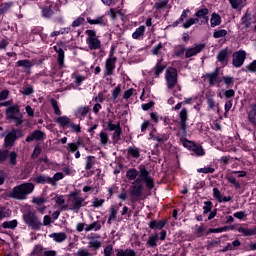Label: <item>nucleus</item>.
Here are the masks:
<instances>
[{"label": "nucleus", "instance_id": "f257e3e1", "mask_svg": "<svg viewBox=\"0 0 256 256\" xmlns=\"http://www.w3.org/2000/svg\"><path fill=\"white\" fill-rule=\"evenodd\" d=\"M141 183H145L149 191H151V189L155 187V182L150 177L149 171L147 170V168H145V166L139 167V177L134 182H132L130 190V197L132 203L139 201V199H141V196L143 195L144 187Z\"/></svg>", "mask_w": 256, "mask_h": 256}, {"label": "nucleus", "instance_id": "f03ea898", "mask_svg": "<svg viewBox=\"0 0 256 256\" xmlns=\"http://www.w3.org/2000/svg\"><path fill=\"white\" fill-rule=\"evenodd\" d=\"M35 191V185L33 183H23L15 186L8 192V197L11 199H17L18 201H25L28 195H31Z\"/></svg>", "mask_w": 256, "mask_h": 256}, {"label": "nucleus", "instance_id": "7ed1b4c3", "mask_svg": "<svg viewBox=\"0 0 256 256\" xmlns=\"http://www.w3.org/2000/svg\"><path fill=\"white\" fill-rule=\"evenodd\" d=\"M86 35V43L90 51L101 49V40L97 37V32H95V30H86Z\"/></svg>", "mask_w": 256, "mask_h": 256}, {"label": "nucleus", "instance_id": "20e7f679", "mask_svg": "<svg viewBox=\"0 0 256 256\" xmlns=\"http://www.w3.org/2000/svg\"><path fill=\"white\" fill-rule=\"evenodd\" d=\"M24 223L31 227V229L39 230L43 226L39 217L35 215L32 211H28L23 215Z\"/></svg>", "mask_w": 256, "mask_h": 256}, {"label": "nucleus", "instance_id": "39448f33", "mask_svg": "<svg viewBox=\"0 0 256 256\" xmlns=\"http://www.w3.org/2000/svg\"><path fill=\"white\" fill-rule=\"evenodd\" d=\"M68 203L71 211L77 212L81 207H85V199L77 193H71L69 195Z\"/></svg>", "mask_w": 256, "mask_h": 256}, {"label": "nucleus", "instance_id": "423d86ee", "mask_svg": "<svg viewBox=\"0 0 256 256\" xmlns=\"http://www.w3.org/2000/svg\"><path fill=\"white\" fill-rule=\"evenodd\" d=\"M165 81L169 91H173L177 87V69L168 68L165 73Z\"/></svg>", "mask_w": 256, "mask_h": 256}, {"label": "nucleus", "instance_id": "0eeeda50", "mask_svg": "<svg viewBox=\"0 0 256 256\" xmlns=\"http://www.w3.org/2000/svg\"><path fill=\"white\" fill-rule=\"evenodd\" d=\"M107 130L114 131V133L112 134V139L115 143L121 140V133H123V130L121 129L120 122H117L116 124H114L113 120L108 121Z\"/></svg>", "mask_w": 256, "mask_h": 256}, {"label": "nucleus", "instance_id": "6e6552de", "mask_svg": "<svg viewBox=\"0 0 256 256\" xmlns=\"http://www.w3.org/2000/svg\"><path fill=\"white\" fill-rule=\"evenodd\" d=\"M247 59V52L244 50L236 51L232 54V65L239 69V67H243V63Z\"/></svg>", "mask_w": 256, "mask_h": 256}, {"label": "nucleus", "instance_id": "1a4fd4ad", "mask_svg": "<svg viewBox=\"0 0 256 256\" xmlns=\"http://www.w3.org/2000/svg\"><path fill=\"white\" fill-rule=\"evenodd\" d=\"M88 241V247L89 249H93L94 251H97V249H101V235L97 233H91L86 237Z\"/></svg>", "mask_w": 256, "mask_h": 256}, {"label": "nucleus", "instance_id": "9d476101", "mask_svg": "<svg viewBox=\"0 0 256 256\" xmlns=\"http://www.w3.org/2000/svg\"><path fill=\"white\" fill-rule=\"evenodd\" d=\"M115 63H117V57L113 56V51L110 52V57L106 60L105 63V73L106 77L113 75L115 71Z\"/></svg>", "mask_w": 256, "mask_h": 256}, {"label": "nucleus", "instance_id": "9b49d317", "mask_svg": "<svg viewBox=\"0 0 256 256\" xmlns=\"http://www.w3.org/2000/svg\"><path fill=\"white\" fill-rule=\"evenodd\" d=\"M229 55H231V49L223 48L218 52L216 59L218 63H220L221 65H223V67H225L229 63Z\"/></svg>", "mask_w": 256, "mask_h": 256}, {"label": "nucleus", "instance_id": "f8f14e48", "mask_svg": "<svg viewBox=\"0 0 256 256\" xmlns=\"http://www.w3.org/2000/svg\"><path fill=\"white\" fill-rule=\"evenodd\" d=\"M187 121H189V113L187 112V108H183L179 112V127L181 131H187Z\"/></svg>", "mask_w": 256, "mask_h": 256}, {"label": "nucleus", "instance_id": "ddd939ff", "mask_svg": "<svg viewBox=\"0 0 256 256\" xmlns=\"http://www.w3.org/2000/svg\"><path fill=\"white\" fill-rule=\"evenodd\" d=\"M21 135V131L13 129L10 133H8L4 140L5 147H13V143L17 141V136Z\"/></svg>", "mask_w": 256, "mask_h": 256}, {"label": "nucleus", "instance_id": "4468645a", "mask_svg": "<svg viewBox=\"0 0 256 256\" xmlns=\"http://www.w3.org/2000/svg\"><path fill=\"white\" fill-rule=\"evenodd\" d=\"M205 49V44L200 43L194 45L192 48H188L185 52L186 59H190V57H195L198 53H201Z\"/></svg>", "mask_w": 256, "mask_h": 256}, {"label": "nucleus", "instance_id": "2eb2a0df", "mask_svg": "<svg viewBox=\"0 0 256 256\" xmlns=\"http://www.w3.org/2000/svg\"><path fill=\"white\" fill-rule=\"evenodd\" d=\"M44 139L45 133L41 130H35L27 136L26 142L31 143V141H43Z\"/></svg>", "mask_w": 256, "mask_h": 256}, {"label": "nucleus", "instance_id": "dca6fc26", "mask_svg": "<svg viewBox=\"0 0 256 256\" xmlns=\"http://www.w3.org/2000/svg\"><path fill=\"white\" fill-rule=\"evenodd\" d=\"M167 68V64L163 61V57L157 60V63L155 67L152 68V73L156 76L159 77L163 71Z\"/></svg>", "mask_w": 256, "mask_h": 256}, {"label": "nucleus", "instance_id": "f3484780", "mask_svg": "<svg viewBox=\"0 0 256 256\" xmlns=\"http://www.w3.org/2000/svg\"><path fill=\"white\" fill-rule=\"evenodd\" d=\"M196 19H202L200 25H204L205 23H209V17L207 15H209V9L207 8H203L200 9L196 12Z\"/></svg>", "mask_w": 256, "mask_h": 256}, {"label": "nucleus", "instance_id": "a211bd4d", "mask_svg": "<svg viewBox=\"0 0 256 256\" xmlns=\"http://www.w3.org/2000/svg\"><path fill=\"white\" fill-rule=\"evenodd\" d=\"M87 22L89 25H100L101 27H105V25H107V19H105V16H99L95 19L87 18Z\"/></svg>", "mask_w": 256, "mask_h": 256}, {"label": "nucleus", "instance_id": "6ab92c4d", "mask_svg": "<svg viewBox=\"0 0 256 256\" xmlns=\"http://www.w3.org/2000/svg\"><path fill=\"white\" fill-rule=\"evenodd\" d=\"M119 213V206H111L109 209L108 225H111L112 221H117V215Z\"/></svg>", "mask_w": 256, "mask_h": 256}, {"label": "nucleus", "instance_id": "aec40b11", "mask_svg": "<svg viewBox=\"0 0 256 256\" xmlns=\"http://www.w3.org/2000/svg\"><path fill=\"white\" fill-rule=\"evenodd\" d=\"M206 78L208 80L209 85H215L216 83H220L221 79H219V72L214 71L212 73L206 74Z\"/></svg>", "mask_w": 256, "mask_h": 256}, {"label": "nucleus", "instance_id": "412c9836", "mask_svg": "<svg viewBox=\"0 0 256 256\" xmlns=\"http://www.w3.org/2000/svg\"><path fill=\"white\" fill-rule=\"evenodd\" d=\"M102 225L101 222L99 221H94L91 224H86L84 231H86V233H89L90 231H101Z\"/></svg>", "mask_w": 256, "mask_h": 256}, {"label": "nucleus", "instance_id": "4be33fe9", "mask_svg": "<svg viewBox=\"0 0 256 256\" xmlns=\"http://www.w3.org/2000/svg\"><path fill=\"white\" fill-rule=\"evenodd\" d=\"M241 23L239 24V29L243 30V29H249V27H251V14H245L242 19H241Z\"/></svg>", "mask_w": 256, "mask_h": 256}, {"label": "nucleus", "instance_id": "5701e85b", "mask_svg": "<svg viewBox=\"0 0 256 256\" xmlns=\"http://www.w3.org/2000/svg\"><path fill=\"white\" fill-rule=\"evenodd\" d=\"M248 121L256 127V104L250 105V110L248 112Z\"/></svg>", "mask_w": 256, "mask_h": 256}, {"label": "nucleus", "instance_id": "b1692460", "mask_svg": "<svg viewBox=\"0 0 256 256\" xmlns=\"http://www.w3.org/2000/svg\"><path fill=\"white\" fill-rule=\"evenodd\" d=\"M50 237L56 243H63L67 239V234L65 232L52 233Z\"/></svg>", "mask_w": 256, "mask_h": 256}, {"label": "nucleus", "instance_id": "393cba45", "mask_svg": "<svg viewBox=\"0 0 256 256\" xmlns=\"http://www.w3.org/2000/svg\"><path fill=\"white\" fill-rule=\"evenodd\" d=\"M19 115V107L18 106H11L6 109V116L9 119H13Z\"/></svg>", "mask_w": 256, "mask_h": 256}, {"label": "nucleus", "instance_id": "a878e982", "mask_svg": "<svg viewBox=\"0 0 256 256\" xmlns=\"http://www.w3.org/2000/svg\"><path fill=\"white\" fill-rule=\"evenodd\" d=\"M238 233H242L246 237H251V235H256V226L253 228L239 227Z\"/></svg>", "mask_w": 256, "mask_h": 256}, {"label": "nucleus", "instance_id": "bb28decb", "mask_svg": "<svg viewBox=\"0 0 256 256\" xmlns=\"http://www.w3.org/2000/svg\"><path fill=\"white\" fill-rule=\"evenodd\" d=\"M165 225H167V220H160V221H151L149 223V227L150 229H163V227H165Z\"/></svg>", "mask_w": 256, "mask_h": 256}, {"label": "nucleus", "instance_id": "cd10ccee", "mask_svg": "<svg viewBox=\"0 0 256 256\" xmlns=\"http://www.w3.org/2000/svg\"><path fill=\"white\" fill-rule=\"evenodd\" d=\"M55 123L60 125V127H67V125H71V119L67 116H59L55 118Z\"/></svg>", "mask_w": 256, "mask_h": 256}, {"label": "nucleus", "instance_id": "c85d7f7f", "mask_svg": "<svg viewBox=\"0 0 256 256\" xmlns=\"http://www.w3.org/2000/svg\"><path fill=\"white\" fill-rule=\"evenodd\" d=\"M79 147H81V140H78L77 142L68 143L66 145V150L68 153H75L77 150H79Z\"/></svg>", "mask_w": 256, "mask_h": 256}, {"label": "nucleus", "instance_id": "c756f323", "mask_svg": "<svg viewBox=\"0 0 256 256\" xmlns=\"http://www.w3.org/2000/svg\"><path fill=\"white\" fill-rule=\"evenodd\" d=\"M126 177L128 181H137V177H139V171H137L135 168H132L126 172Z\"/></svg>", "mask_w": 256, "mask_h": 256}, {"label": "nucleus", "instance_id": "7c9ffc66", "mask_svg": "<svg viewBox=\"0 0 256 256\" xmlns=\"http://www.w3.org/2000/svg\"><path fill=\"white\" fill-rule=\"evenodd\" d=\"M127 151L128 155H130V157H133L134 159H139V157H141V150L135 146L129 147Z\"/></svg>", "mask_w": 256, "mask_h": 256}, {"label": "nucleus", "instance_id": "2f4dec72", "mask_svg": "<svg viewBox=\"0 0 256 256\" xmlns=\"http://www.w3.org/2000/svg\"><path fill=\"white\" fill-rule=\"evenodd\" d=\"M116 256H137V254L135 253V250L133 249H117L116 250Z\"/></svg>", "mask_w": 256, "mask_h": 256}, {"label": "nucleus", "instance_id": "473e14b6", "mask_svg": "<svg viewBox=\"0 0 256 256\" xmlns=\"http://www.w3.org/2000/svg\"><path fill=\"white\" fill-rule=\"evenodd\" d=\"M157 241H159V234H152L147 242H146V245L148 247H157Z\"/></svg>", "mask_w": 256, "mask_h": 256}, {"label": "nucleus", "instance_id": "72a5a7b5", "mask_svg": "<svg viewBox=\"0 0 256 256\" xmlns=\"http://www.w3.org/2000/svg\"><path fill=\"white\" fill-rule=\"evenodd\" d=\"M150 139H153V141H157V143H165V141H167V136H165L164 134H153V132H151L149 134Z\"/></svg>", "mask_w": 256, "mask_h": 256}, {"label": "nucleus", "instance_id": "f704fd0d", "mask_svg": "<svg viewBox=\"0 0 256 256\" xmlns=\"http://www.w3.org/2000/svg\"><path fill=\"white\" fill-rule=\"evenodd\" d=\"M16 65L18 67H23V69H26V71H29V69H31V67H33V64L31 61H29L28 59H24V60H19Z\"/></svg>", "mask_w": 256, "mask_h": 256}, {"label": "nucleus", "instance_id": "c9c22d12", "mask_svg": "<svg viewBox=\"0 0 256 256\" xmlns=\"http://www.w3.org/2000/svg\"><path fill=\"white\" fill-rule=\"evenodd\" d=\"M210 23L211 27H217L221 25V16H219L217 13H212Z\"/></svg>", "mask_w": 256, "mask_h": 256}, {"label": "nucleus", "instance_id": "e433bc0d", "mask_svg": "<svg viewBox=\"0 0 256 256\" xmlns=\"http://www.w3.org/2000/svg\"><path fill=\"white\" fill-rule=\"evenodd\" d=\"M56 52H58V64L60 67H63V63L65 61V52L62 48L57 49V46H54Z\"/></svg>", "mask_w": 256, "mask_h": 256}, {"label": "nucleus", "instance_id": "4c0bfd02", "mask_svg": "<svg viewBox=\"0 0 256 256\" xmlns=\"http://www.w3.org/2000/svg\"><path fill=\"white\" fill-rule=\"evenodd\" d=\"M94 165H95V157L94 156H87L86 157L85 170L86 171H91V169H93Z\"/></svg>", "mask_w": 256, "mask_h": 256}, {"label": "nucleus", "instance_id": "58836bf2", "mask_svg": "<svg viewBox=\"0 0 256 256\" xmlns=\"http://www.w3.org/2000/svg\"><path fill=\"white\" fill-rule=\"evenodd\" d=\"M143 35H145V26H140L134 31V33L132 34V37L134 39H139L143 37Z\"/></svg>", "mask_w": 256, "mask_h": 256}, {"label": "nucleus", "instance_id": "ea45409f", "mask_svg": "<svg viewBox=\"0 0 256 256\" xmlns=\"http://www.w3.org/2000/svg\"><path fill=\"white\" fill-rule=\"evenodd\" d=\"M61 179H63V173L57 172L53 178H48V182L50 185H57V181H61Z\"/></svg>", "mask_w": 256, "mask_h": 256}, {"label": "nucleus", "instance_id": "a19ab883", "mask_svg": "<svg viewBox=\"0 0 256 256\" xmlns=\"http://www.w3.org/2000/svg\"><path fill=\"white\" fill-rule=\"evenodd\" d=\"M87 113H89V106H81L76 111L77 117H85Z\"/></svg>", "mask_w": 256, "mask_h": 256}, {"label": "nucleus", "instance_id": "79ce46f5", "mask_svg": "<svg viewBox=\"0 0 256 256\" xmlns=\"http://www.w3.org/2000/svg\"><path fill=\"white\" fill-rule=\"evenodd\" d=\"M17 225H18L17 220H11V221L3 222L2 227L4 229H15Z\"/></svg>", "mask_w": 256, "mask_h": 256}, {"label": "nucleus", "instance_id": "37998d69", "mask_svg": "<svg viewBox=\"0 0 256 256\" xmlns=\"http://www.w3.org/2000/svg\"><path fill=\"white\" fill-rule=\"evenodd\" d=\"M100 143L101 145L105 146L107 143H109V134L105 131H101L99 134Z\"/></svg>", "mask_w": 256, "mask_h": 256}, {"label": "nucleus", "instance_id": "c03bdc74", "mask_svg": "<svg viewBox=\"0 0 256 256\" xmlns=\"http://www.w3.org/2000/svg\"><path fill=\"white\" fill-rule=\"evenodd\" d=\"M13 7V2H6L0 5V15L7 13Z\"/></svg>", "mask_w": 256, "mask_h": 256}, {"label": "nucleus", "instance_id": "a18cd8bd", "mask_svg": "<svg viewBox=\"0 0 256 256\" xmlns=\"http://www.w3.org/2000/svg\"><path fill=\"white\" fill-rule=\"evenodd\" d=\"M192 151L195 153V155H198V157H203V155H205V150L203 147L197 144H194Z\"/></svg>", "mask_w": 256, "mask_h": 256}, {"label": "nucleus", "instance_id": "49530a36", "mask_svg": "<svg viewBox=\"0 0 256 256\" xmlns=\"http://www.w3.org/2000/svg\"><path fill=\"white\" fill-rule=\"evenodd\" d=\"M186 49H185V46H177L175 49H174V54H173V57H181V55H183L184 53H186Z\"/></svg>", "mask_w": 256, "mask_h": 256}, {"label": "nucleus", "instance_id": "de8ad7c7", "mask_svg": "<svg viewBox=\"0 0 256 256\" xmlns=\"http://www.w3.org/2000/svg\"><path fill=\"white\" fill-rule=\"evenodd\" d=\"M211 209H213V202L205 201L203 206V215H207L208 213H211Z\"/></svg>", "mask_w": 256, "mask_h": 256}, {"label": "nucleus", "instance_id": "09e8293b", "mask_svg": "<svg viewBox=\"0 0 256 256\" xmlns=\"http://www.w3.org/2000/svg\"><path fill=\"white\" fill-rule=\"evenodd\" d=\"M5 217H11V210L5 207H0V221L1 219H5Z\"/></svg>", "mask_w": 256, "mask_h": 256}, {"label": "nucleus", "instance_id": "8fccbe9b", "mask_svg": "<svg viewBox=\"0 0 256 256\" xmlns=\"http://www.w3.org/2000/svg\"><path fill=\"white\" fill-rule=\"evenodd\" d=\"M206 103L208 105V110H213L215 107H219V104L215 102V100L211 97L206 98Z\"/></svg>", "mask_w": 256, "mask_h": 256}, {"label": "nucleus", "instance_id": "3c124183", "mask_svg": "<svg viewBox=\"0 0 256 256\" xmlns=\"http://www.w3.org/2000/svg\"><path fill=\"white\" fill-rule=\"evenodd\" d=\"M227 181L231 183V185H234L236 189H241V183H239L234 176H227Z\"/></svg>", "mask_w": 256, "mask_h": 256}, {"label": "nucleus", "instance_id": "603ef678", "mask_svg": "<svg viewBox=\"0 0 256 256\" xmlns=\"http://www.w3.org/2000/svg\"><path fill=\"white\" fill-rule=\"evenodd\" d=\"M75 256H93V253L89 252L87 248H80L76 252Z\"/></svg>", "mask_w": 256, "mask_h": 256}, {"label": "nucleus", "instance_id": "864d4df0", "mask_svg": "<svg viewBox=\"0 0 256 256\" xmlns=\"http://www.w3.org/2000/svg\"><path fill=\"white\" fill-rule=\"evenodd\" d=\"M217 245H221V240L208 241L206 245V249L208 251H211V249H213L214 247H217Z\"/></svg>", "mask_w": 256, "mask_h": 256}, {"label": "nucleus", "instance_id": "5fc2aeb1", "mask_svg": "<svg viewBox=\"0 0 256 256\" xmlns=\"http://www.w3.org/2000/svg\"><path fill=\"white\" fill-rule=\"evenodd\" d=\"M227 35V30L220 29L213 33L214 39H221V37H225Z\"/></svg>", "mask_w": 256, "mask_h": 256}, {"label": "nucleus", "instance_id": "6e6d98bb", "mask_svg": "<svg viewBox=\"0 0 256 256\" xmlns=\"http://www.w3.org/2000/svg\"><path fill=\"white\" fill-rule=\"evenodd\" d=\"M195 23H199V19L189 18L184 24V29H189L192 25H195Z\"/></svg>", "mask_w": 256, "mask_h": 256}, {"label": "nucleus", "instance_id": "4d7b16f0", "mask_svg": "<svg viewBox=\"0 0 256 256\" xmlns=\"http://www.w3.org/2000/svg\"><path fill=\"white\" fill-rule=\"evenodd\" d=\"M51 105L54 109L55 115H61V109H59V105L57 104V100L51 99Z\"/></svg>", "mask_w": 256, "mask_h": 256}, {"label": "nucleus", "instance_id": "13d9d810", "mask_svg": "<svg viewBox=\"0 0 256 256\" xmlns=\"http://www.w3.org/2000/svg\"><path fill=\"white\" fill-rule=\"evenodd\" d=\"M213 197H215L218 203H223V198L221 197V191L218 188H213Z\"/></svg>", "mask_w": 256, "mask_h": 256}, {"label": "nucleus", "instance_id": "bf43d9fd", "mask_svg": "<svg viewBox=\"0 0 256 256\" xmlns=\"http://www.w3.org/2000/svg\"><path fill=\"white\" fill-rule=\"evenodd\" d=\"M246 71H249V73H256V60H253L246 66Z\"/></svg>", "mask_w": 256, "mask_h": 256}, {"label": "nucleus", "instance_id": "052dcab7", "mask_svg": "<svg viewBox=\"0 0 256 256\" xmlns=\"http://www.w3.org/2000/svg\"><path fill=\"white\" fill-rule=\"evenodd\" d=\"M33 91V86L28 85L22 88L21 93L22 95H32Z\"/></svg>", "mask_w": 256, "mask_h": 256}, {"label": "nucleus", "instance_id": "680f3d73", "mask_svg": "<svg viewBox=\"0 0 256 256\" xmlns=\"http://www.w3.org/2000/svg\"><path fill=\"white\" fill-rule=\"evenodd\" d=\"M85 23V18L78 17L76 20L72 22V27H81Z\"/></svg>", "mask_w": 256, "mask_h": 256}, {"label": "nucleus", "instance_id": "e2e57ef3", "mask_svg": "<svg viewBox=\"0 0 256 256\" xmlns=\"http://www.w3.org/2000/svg\"><path fill=\"white\" fill-rule=\"evenodd\" d=\"M42 148L39 145H36L34 147L33 153H32V159H37L39 155H41Z\"/></svg>", "mask_w": 256, "mask_h": 256}, {"label": "nucleus", "instance_id": "0e129e2a", "mask_svg": "<svg viewBox=\"0 0 256 256\" xmlns=\"http://www.w3.org/2000/svg\"><path fill=\"white\" fill-rule=\"evenodd\" d=\"M53 10L49 7L43 8L42 10V15L43 17L49 18V17H53Z\"/></svg>", "mask_w": 256, "mask_h": 256}, {"label": "nucleus", "instance_id": "69168bd1", "mask_svg": "<svg viewBox=\"0 0 256 256\" xmlns=\"http://www.w3.org/2000/svg\"><path fill=\"white\" fill-rule=\"evenodd\" d=\"M103 203H105V199L94 198L92 202V207H103Z\"/></svg>", "mask_w": 256, "mask_h": 256}, {"label": "nucleus", "instance_id": "338daca9", "mask_svg": "<svg viewBox=\"0 0 256 256\" xmlns=\"http://www.w3.org/2000/svg\"><path fill=\"white\" fill-rule=\"evenodd\" d=\"M9 157V150H0V163L7 161Z\"/></svg>", "mask_w": 256, "mask_h": 256}, {"label": "nucleus", "instance_id": "774afa93", "mask_svg": "<svg viewBox=\"0 0 256 256\" xmlns=\"http://www.w3.org/2000/svg\"><path fill=\"white\" fill-rule=\"evenodd\" d=\"M197 171L198 173H204V174L215 173V168L208 166V167L200 168Z\"/></svg>", "mask_w": 256, "mask_h": 256}]
</instances>
